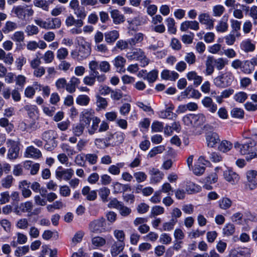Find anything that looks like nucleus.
I'll return each instance as SVG.
<instances>
[{"mask_svg":"<svg viewBox=\"0 0 257 257\" xmlns=\"http://www.w3.org/2000/svg\"><path fill=\"white\" fill-rule=\"evenodd\" d=\"M96 63H89L88 67L90 70V75L86 76L83 79V83L88 86H93L96 80L99 82H103L106 79V77L104 74H100L98 71H96Z\"/></svg>","mask_w":257,"mask_h":257,"instance_id":"1","label":"nucleus"},{"mask_svg":"<svg viewBox=\"0 0 257 257\" xmlns=\"http://www.w3.org/2000/svg\"><path fill=\"white\" fill-rule=\"evenodd\" d=\"M256 143L249 138L246 141L242 140L241 143L236 142L234 144L235 149L238 150L239 152L242 155H246V160L250 161L251 159H249L251 154L253 153V151L255 150Z\"/></svg>","mask_w":257,"mask_h":257,"instance_id":"2","label":"nucleus"},{"mask_svg":"<svg viewBox=\"0 0 257 257\" xmlns=\"http://www.w3.org/2000/svg\"><path fill=\"white\" fill-rule=\"evenodd\" d=\"M12 12L19 20L22 21L28 20L29 18L33 16L34 14V11L32 7L26 5L15 6Z\"/></svg>","mask_w":257,"mask_h":257,"instance_id":"3","label":"nucleus"},{"mask_svg":"<svg viewBox=\"0 0 257 257\" xmlns=\"http://www.w3.org/2000/svg\"><path fill=\"white\" fill-rule=\"evenodd\" d=\"M233 80V76L231 72L221 73L214 79L213 82L218 87L225 88L230 86Z\"/></svg>","mask_w":257,"mask_h":257,"instance_id":"4","label":"nucleus"},{"mask_svg":"<svg viewBox=\"0 0 257 257\" xmlns=\"http://www.w3.org/2000/svg\"><path fill=\"white\" fill-rule=\"evenodd\" d=\"M126 56L130 60L136 59L139 61L142 67H145L149 63V59L141 49H136L134 51L127 53Z\"/></svg>","mask_w":257,"mask_h":257,"instance_id":"5","label":"nucleus"},{"mask_svg":"<svg viewBox=\"0 0 257 257\" xmlns=\"http://www.w3.org/2000/svg\"><path fill=\"white\" fill-rule=\"evenodd\" d=\"M246 181L244 188L246 190H253L257 187V171L250 170L246 173Z\"/></svg>","mask_w":257,"mask_h":257,"instance_id":"6","label":"nucleus"},{"mask_svg":"<svg viewBox=\"0 0 257 257\" xmlns=\"http://www.w3.org/2000/svg\"><path fill=\"white\" fill-rule=\"evenodd\" d=\"M125 135L120 132H117L114 134L108 133L105 138L108 143V146H118L122 144L125 138Z\"/></svg>","mask_w":257,"mask_h":257,"instance_id":"7","label":"nucleus"},{"mask_svg":"<svg viewBox=\"0 0 257 257\" xmlns=\"http://www.w3.org/2000/svg\"><path fill=\"white\" fill-rule=\"evenodd\" d=\"M8 147L9 148L8 153L9 159L13 160L18 157L19 153V144L18 142L9 140L7 142Z\"/></svg>","mask_w":257,"mask_h":257,"instance_id":"8","label":"nucleus"},{"mask_svg":"<svg viewBox=\"0 0 257 257\" xmlns=\"http://www.w3.org/2000/svg\"><path fill=\"white\" fill-rule=\"evenodd\" d=\"M105 225V219L101 217L91 222L89 225V228L91 232L98 233L102 231Z\"/></svg>","mask_w":257,"mask_h":257,"instance_id":"9","label":"nucleus"},{"mask_svg":"<svg viewBox=\"0 0 257 257\" xmlns=\"http://www.w3.org/2000/svg\"><path fill=\"white\" fill-rule=\"evenodd\" d=\"M207 145L209 148H215L219 144V136L215 132H209L206 135Z\"/></svg>","mask_w":257,"mask_h":257,"instance_id":"10","label":"nucleus"},{"mask_svg":"<svg viewBox=\"0 0 257 257\" xmlns=\"http://www.w3.org/2000/svg\"><path fill=\"white\" fill-rule=\"evenodd\" d=\"M149 173L150 175V183L152 184H157L160 182L164 176L163 173L155 168H151Z\"/></svg>","mask_w":257,"mask_h":257,"instance_id":"11","label":"nucleus"},{"mask_svg":"<svg viewBox=\"0 0 257 257\" xmlns=\"http://www.w3.org/2000/svg\"><path fill=\"white\" fill-rule=\"evenodd\" d=\"M223 176L225 180L232 185L237 183L240 178L237 174L230 169L224 171Z\"/></svg>","mask_w":257,"mask_h":257,"instance_id":"12","label":"nucleus"},{"mask_svg":"<svg viewBox=\"0 0 257 257\" xmlns=\"http://www.w3.org/2000/svg\"><path fill=\"white\" fill-rule=\"evenodd\" d=\"M198 20L201 24L206 25L207 29L211 30L213 28L214 20L208 13H201L198 16Z\"/></svg>","mask_w":257,"mask_h":257,"instance_id":"13","label":"nucleus"},{"mask_svg":"<svg viewBox=\"0 0 257 257\" xmlns=\"http://www.w3.org/2000/svg\"><path fill=\"white\" fill-rule=\"evenodd\" d=\"M203 105L211 113H215L217 109V104H215L212 98L208 96L205 97L201 101Z\"/></svg>","mask_w":257,"mask_h":257,"instance_id":"14","label":"nucleus"},{"mask_svg":"<svg viewBox=\"0 0 257 257\" xmlns=\"http://www.w3.org/2000/svg\"><path fill=\"white\" fill-rule=\"evenodd\" d=\"M197 31L199 29V22L196 21H186L183 22L180 26V30L182 32H185L188 29Z\"/></svg>","mask_w":257,"mask_h":257,"instance_id":"15","label":"nucleus"},{"mask_svg":"<svg viewBox=\"0 0 257 257\" xmlns=\"http://www.w3.org/2000/svg\"><path fill=\"white\" fill-rule=\"evenodd\" d=\"M167 107L164 110H162L159 112V115L162 118L172 119L173 117H176V114L172 112L174 108V106L170 103L168 105L166 104Z\"/></svg>","mask_w":257,"mask_h":257,"instance_id":"16","label":"nucleus"},{"mask_svg":"<svg viewBox=\"0 0 257 257\" xmlns=\"http://www.w3.org/2000/svg\"><path fill=\"white\" fill-rule=\"evenodd\" d=\"M124 246L125 243L114 241L110 247V253L111 256L112 257L117 256L123 251Z\"/></svg>","mask_w":257,"mask_h":257,"instance_id":"17","label":"nucleus"},{"mask_svg":"<svg viewBox=\"0 0 257 257\" xmlns=\"http://www.w3.org/2000/svg\"><path fill=\"white\" fill-rule=\"evenodd\" d=\"M42 156L41 151L35 148L33 146L28 147L25 152V157L27 158H32L34 159H39Z\"/></svg>","mask_w":257,"mask_h":257,"instance_id":"18","label":"nucleus"},{"mask_svg":"<svg viewBox=\"0 0 257 257\" xmlns=\"http://www.w3.org/2000/svg\"><path fill=\"white\" fill-rule=\"evenodd\" d=\"M73 174L74 171L72 169H63L56 172V175L58 178L66 181L70 180Z\"/></svg>","mask_w":257,"mask_h":257,"instance_id":"19","label":"nucleus"},{"mask_svg":"<svg viewBox=\"0 0 257 257\" xmlns=\"http://www.w3.org/2000/svg\"><path fill=\"white\" fill-rule=\"evenodd\" d=\"M79 52L80 58L78 59V61H81L89 56L91 52V48L89 45L86 43L80 47Z\"/></svg>","mask_w":257,"mask_h":257,"instance_id":"20","label":"nucleus"},{"mask_svg":"<svg viewBox=\"0 0 257 257\" xmlns=\"http://www.w3.org/2000/svg\"><path fill=\"white\" fill-rule=\"evenodd\" d=\"M240 47L245 52H252L255 49V45L251 42L250 39H247L240 43Z\"/></svg>","mask_w":257,"mask_h":257,"instance_id":"21","label":"nucleus"},{"mask_svg":"<svg viewBox=\"0 0 257 257\" xmlns=\"http://www.w3.org/2000/svg\"><path fill=\"white\" fill-rule=\"evenodd\" d=\"M125 63V59L120 55L115 57L112 61L113 65L117 69L119 70V72H124V70H123V69Z\"/></svg>","mask_w":257,"mask_h":257,"instance_id":"22","label":"nucleus"},{"mask_svg":"<svg viewBox=\"0 0 257 257\" xmlns=\"http://www.w3.org/2000/svg\"><path fill=\"white\" fill-rule=\"evenodd\" d=\"M161 77L163 79L175 81L179 77V74L174 71L164 70L161 73Z\"/></svg>","mask_w":257,"mask_h":257,"instance_id":"23","label":"nucleus"},{"mask_svg":"<svg viewBox=\"0 0 257 257\" xmlns=\"http://www.w3.org/2000/svg\"><path fill=\"white\" fill-rule=\"evenodd\" d=\"M228 18L225 16L218 22L216 26V30L218 32L224 33L227 31L228 25L227 23Z\"/></svg>","mask_w":257,"mask_h":257,"instance_id":"24","label":"nucleus"},{"mask_svg":"<svg viewBox=\"0 0 257 257\" xmlns=\"http://www.w3.org/2000/svg\"><path fill=\"white\" fill-rule=\"evenodd\" d=\"M89 63H96V71H97L98 68L100 71L103 73H107L110 70V65L108 61H102L98 62L95 60L91 61Z\"/></svg>","mask_w":257,"mask_h":257,"instance_id":"25","label":"nucleus"},{"mask_svg":"<svg viewBox=\"0 0 257 257\" xmlns=\"http://www.w3.org/2000/svg\"><path fill=\"white\" fill-rule=\"evenodd\" d=\"M231 31L230 32L234 34L236 36L237 38H239L241 36V33L240 30L241 29V22L238 20L231 19L230 20Z\"/></svg>","mask_w":257,"mask_h":257,"instance_id":"26","label":"nucleus"},{"mask_svg":"<svg viewBox=\"0 0 257 257\" xmlns=\"http://www.w3.org/2000/svg\"><path fill=\"white\" fill-rule=\"evenodd\" d=\"M110 16L113 20V22L116 24H120L124 21V17L123 15L117 10H113L110 12Z\"/></svg>","mask_w":257,"mask_h":257,"instance_id":"27","label":"nucleus"},{"mask_svg":"<svg viewBox=\"0 0 257 257\" xmlns=\"http://www.w3.org/2000/svg\"><path fill=\"white\" fill-rule=\"evenodd\" d=\"M65 25L67 27H70L72 26H76L79 25H84L83 21L81 19H76L72 15H69L65 21Z\"/></svg>","mask_w":257,"mask_h":257,"instance_id":"28","label":"nucleus"},{"mask_svg":"<svg viewBox=\"0 0 257 257\" xmlns=\"http://www.w3.org/2000/svg\"><path fill=\"white\" fill-rule=\"evenodd\" d=\"M187 78L189 81H193V84L196 86L199 85L202 81V77L197 75L195 71L189 72L187 74Z\"/></svg>","mask_w":257,"mask_h":257,"instance_id":"29","label":"nucleus"},{"mask_svg":"<svg viewBox=\"0 0 257 257\" xmlns=\"http://www.w3.org/2000/svg\"><path fill=\"white\" fill-rule=\"evenodd\" d=\"M119 33L117 31H111L105 33V40L107 43H112L119 38Z\"/></svg>","mask_w":257,"mask_h":257,"instance_id":"30","label":"nucleus"},{"mask_svg":"<svg viewBox=\"0 0 257 257\" xmlns=\"http://www.w3.org/2000/svg\"><path fill=\"white\" fill-rule=\"evenodd\" d=\"M98 193L103 202L106 203L108 201V197L110 194V191L108 188L102 187L98 190Z\"/></svg>","mask_w":257,"mask_h":257,"instance_id":"31","label":"nucleus"},{"mask_svg":"<svg viewBox=\"0 0 257 257\" xmlns=\"http://www.w3.org/2000/svg\"><path fill=\"white\" fill-rule=\"evenodd\" d=\"M212 61V56H208L205 61V74L206 75H211L214 71V66Z\"/></svg>","mask_w":257,"mask_h":257,"instance_id":"32","label":"nucleus"},{"mask_svg":"<svg viewBox=\"0 0 257 257\" xmlns=\"http://www.w3.org/2000/svg\"><path fill=\"white\" fill-rule=\"evenodd\" d=\"M124 163H118L115 165H110L108 168V172L113 175H118L120 174V168L123 167Z\"/></svg>","mask_w":257,"mask_h":257,"instance_id":"33","label":"nucleus"},{"mask_svg":"<svg viewBox=\"0 0 257 257\" xmlns=\"http://www.w3.org/2000/svg\"><path fill=\"white\" fill-rule=\"evenodd\" d=\"M212 61L214 66L218 70H221L223 69L225 65H226L228 63L227 60L223 58L214 59L213 57H212Z\"/></svg>","mask_w":257,"mask_h":257,"instance_id":"34","label":"nucleus"},{"mask_svg":"<svg viewBox=\"0 0 257 257\" xmlns=\"http://www.w3.org/2000/svg\"><path fill=\"white\" fill-rule=\"evenodd\" d=\"M232 148V144L227 140H223L220 142L218 145V149L219 151L226 153L229 151Z\"/></svg>","mask_w":257,"mask_h":257,"instance_id":"35","label":"nucleus"},{"mask_svg":"<svg viewBox=\"0 0 257 257\" xmlns=\"http://www.w3.org/2000/svg\"><path fill=\"white\" fill-rule=\"evenodd\" d=\"M165 150L164 146L160 145L153 148L149 152L147 155V158H152L155 157L158 154L162 153Z\"/></svg>","mask_w":257,"mask_h":257,"instance_id":"36","label":"nucleus"},{"mask_svg":"<svg viewBox=\"0 0 257 257\" xmlns=\"http://www.w3.org/2000/svg\"><path fill=\"white\" fill-rule=\"evenodd\" d=\"M42 139L45 142H50L54 140L56 138V134L54 131L49 130L44 132L42 134Z\"/></svg>","mask_w":257,"mask_h":257,"instance_id":"37","label":"nucleus"},{"mask_svg":"<svg viewBox=\"0 0 257 257\" xmlns=\"http://www.w3.org/2000/svg\"><path fill=\"white\" fill-rule=\"evenodd\" d=\"M17 28V24L14 22L7 21L2 29L5 34H9Z\"/></svg>","mask_w":257,"mask_h":257,"instance_id":"38","label":"nucleus"},{"mask_svg":"<svg viewBox=\"0 0 257 257\" xmlns=\"http://www.w3.org/2000/svg\"><path fill=\"white\" fill-rule=\"evenodd\" d=\"M206 120L205 116L203 114H194V127H198L203 124Z\"/></svg>","mask_w":257,"mask_h":257,"instance_id":"39","label":"nucleus"},{"mask_svg":"<svg viewBox=\"0 0 257 257\" xmlns=\"http://www.w3.org/2000/svg\"><path fill=\"white\" fill-rule=\"evenodd\" d=\"M144 38V35L142 33H136L134 37L128 40L129 44L131 46H135L137 44L141 43Z\"/></svg>","mask_w":257,"mask_h":257,"instance_id":"40","label":"nucleus"},{"mask_svg":"<svg viewBox=\"0 0 257 257\" xmlns=\"http://www.w3.org/2000/svg\"><path fill=\"white\" fill-rule=\"evenodd\" d=\"M61 25V20L58 18H53L48 19V30L59 28Z\"/></svg>","mask_w":257,"mask_h":257,"instance_id":"41","label":"nucleus"},{"mask_svg":"<svg viewBox=\"0 0 257 257\" xmlns=\"http://www.w3.org/2000/svg\"><path fill=\"white\" fill-rule=\"evenodd\" d=\"M232 203V201L227 197H223L218 201L219 207L224 210L229 208L231 206Z\"/></svg>","mask_w":257,"mask_h":257,"instance_id":"42","label":"nucleus"},{"mask_svg":"<svg viewBox=\"0 0 257 257\" xmlns=\"http://www.w3.org/2000/svg\"><path fill=\"white\" fill-rule=\"evenodd\" d=\"M113 234L114 237L117 240L116 241L125 243L124 240L125 239V234L123 230L117 229H114L113 231Z\"/></svg>","mask_w":257,"mask_h":257,"instance_id":"43","label":"nucleus"},{"mask_svg":"<svg viewBox=\"0 0 257 257\" xmlns=\"http://www.w3.org/2000/svg\"><path fill=\"white\" fill-rule=\"evenodd\" d=\"M90 102V98L85 94L78 95L76 99V102L81 106H87Z\"/></svg>","mask_w":257,"mask_h":257,"instance_id":"44","label":"nucleus"},{"mask_svg":"<svg viewBox=\"0 0 257 257\" xmlns=\"http://www.w3.org/2000/svg\"><path fill=\"white\" fill-rule=\"evenodd\" d=\"M92 121L91 126L90 128L88 130L89 134L91 135H93L97 130L98 124L100 122V119L99 118L95 116L92 118Z\"/></svg>","mask_w":257,"mask_h":257,"instance_id":"45","label":"nucleus"},{"mask_svg":"<svg viewBox=\"0 0 257 257\" xmlns=\"http://www.w3.org/2000/svg\"><path fill=\"white\" fill-rule=\"evenodd\" d=\"M25 166L27 169L28 167H31V174L32 175H35L38 172L40 168V165L39 163H34L32 164V162L27 161L25 163Z\"/></svg>","mask_w":257,"mask_h":257,"instance_id":"46","label":"nucleus"},{"mask_svg":"<svg viewBox=\"0 0 257 257\" xmlns=\"http://www.w3.org/2000/svg\"><path fill=\"white\" fill-rule=\"evenodd\" d=\"M165 209L163 207L160 205H155L152 207L151 210V217H154L156 216L164 214Z\"/></svg>","mask_w":257,"mask_h":257,"instance_id":"47","label":"nucleus"},{"mask_svg":"<svg viewBox=\"0 0 257 257\" xmlns=\"http://www.w3.org/2000/svg\"><path fill=\"white\" fill-rule=\"evenodd\" d=\"M222 231L223 234L225 236L232 235L235 232V226L232 223H227L223 227Z\"/></svg>","mask_w":257,"mask_h":257,"instance_id":"48","label":"nucleus"},{"mask_svg":"<svg viewBox=\"0 0 257 257\" xmlns=\"http://www.w3.org/2000/svg\"><path fill=\"white\" fill-rule=\"evenodd\" d=\"M42 58L45 63H51L54 59V53L51 50H48L44 54Z\"/></svg>","mask_w":257,"mask_h":257,"instance_id":"49","label":"nucleus"},{"mask_svg":"<svg viewBox=\"0 0 257 257\" xmlns=\"http://www.w3.org/2000/svg\"><path fill=\"white\" fill-rule=\"evenodd\" d=\"M25 32L28 36L37 35L39 32V28L34 25H29L26 27Z\"/></svg>","mask_w":257,"mask_h":257,"instance_id":"50","label":"nucleus"},{"mask_svg":"<svg viewBox=\"0 0 257 257\" xmlns=\"http://www.w3.org/2000/svg\"><path fill=\"white\" fill-rule=\"evenodd\" d=\"M19 208L23 212L30 213L33 209V204L31 201H27L21 203Z\"/></svg>","mask_w":257,"mask_h":257,"instance_id":"51","label":"nucleus"},{"mask_svg":"<svg viewBox=\"0 0 257 257\" xmlns=\"http://www.w3.org/2000/svg\"><path fill=\"white\" fill-rule=\"evenodd\" d=\"M13 180L14 178L12 175H8L2 179L1 185L3 187L6 189L10 188L12 185Z\"/></svg>","mask_w":257,"mask_h":257,"instance_id":"52","label":"nucleus"},{"mask_svg":"<svg viewBox=\"0 0 257 257\" xmlns=\"http://www.w3.org/2000/svg\"><path fill=\"white\" fill-rule=\"evenodd\" d=\"M91 242L92 245L95 247L102 246L106 243L105 238L101 236H95L92 238Z\"/></svg>","mask_w":257,"mask_h":257,"instance_id":"53","label":"nucleus"},{"mask_svg":"<svg viewBox=\"0 0 257 257\" xmlns=\"http://www.w3.org/2000/svg\"><path fill=\"white\" fill-rule=\"evenodd\" d=\"M30 250L29 245H24L17 247L14 252L15 256L17 257L22 256L27 253Z\"/></svg>","mask_w":257,"mask_h":257,"instance_id":"54","label":"nucleus"},{"mask_svg":"<svg viewBox=\"0 0 257 257\" xmlns=\"http://www.w3.org/2000/svg\"><path fill=\"white\" fill-rule=\"evenodd\" d=\"M74 14L78 19L83 21L87 16V12L84 7H79L74 11Z\"/></svg>","mask_w":257,"mask_h":257,"instance_id":"55","label":"nucleus"},{"mask_svg":"<svg viewBox=\"0 0 257 257\" xmlns=\"http://www.w3.org/2000/svg\"><path fill=\"white\" fill-rule=\"evenodd\" d=\"M168 31V32L173 34H175L176 33V28L175 27V21L172 18H168L166 19Z\"/></svg>","mask_w":257,"mask_h":257,"instance_id":"56","label":"nucleus"},{"mask_svg":"<svg viewBox=\"0 0 257 257\" xmlns=\"http://www.w3.org/2000/svg\"><path fill=\"white\" fill-rule=\"evenodd\" d=\"M84 128L85 127L82 124L78 123L73 127L72 132L75 136L80 137L83 133Z\"/></svg>","mask_w":257,"mask_h":257,"instance_id":"57","label":"nucleus"},{"mask_svg":"<svg viewBox=\"0 0 257 257\" xmlns=\"http://www.w3.org/2000/svg\"><path fill=\"white\" fill-rule=\"evenodd\" d=\"M11 38L16 42H23L25 39L24 33L23 31H17L14 33Z\"/></svg>","mask_w":257,"mask_h":257,"instance_id":"58","label":"nucleus"},{"mask_svg":"<svg viewBox=\"0 0 257 257\" xmlns=\"http://www.w3.org/2000/svg\"><path fill=\"white\" fill-rule=\"evenodd\" d=\"M224 11V7L220 5H216L212 8L213 15L214 17H220Z\"/></svg>","mask_w":257,"mask_h":257,"instance_id":"59","label":"nucleus"},{"mask_svg":"<svg viewBox=\"0 0 257 257\" xmlns=\"http://www.w3.org/2000/svg\"><path fill=\"white\" fill-rule=\"evenodd\" d=\"M241 69L244 73L250 74L254 70V67L251 65V63L249 61H245L242 62Z\"/></svg>","mask_w":257,"mask_h":257,"instance_id":"60","label":"nucleus"},{"mask_svg":"<svg viewBox=\"0 0 257 257\" xmlns=\"http://www.w3.org/2000/svg\"><path fill=\"white\" fill-rule=\"evenodd\" d=\"M231 115L232 117L237 118H242L244 116V111L243 109L240 108H233L231 111Z\"/></svg>","mask_w":257,"mask_h":257,"instance_id":"61","label":"nucleus"},{"mask_svg":"<svg viewBox=\"0 0 257 257\" xmlns=\"http://www.w3.org/2000/svg\"><path fill=\"white\" fill-rule=\"evenodd\" d=\"M85 161L90 165L95 164L98 160V156L96 154H87L84 155Z\"/></svg>","mask_w":257,"mask_h":257,"instance_id":"62","label":"nucleus"},{"mask_svg":"<svg viewBox=\"0 0 257 257\" xmlns=\"http://www.w3.org/2000/svg\"><path fill=\"white\" fill-rule=\"evenodd\" d=\"M26 109L28 111V114L31 117H34L38 115L39 110L36 105H28L26 106Z\"/></svg>","mask_w":257,"mask_h":257,"instance_id":"63","label":"nucleus"},{"mask_svg":"<svg viewBox=\"0 0 257 257\" xmlns=\"http://www.w3.org/2000/svg\"><path fill=\"white\" fill-rule=\"evenodd\" d=\"M134 176L138 183H142L144 182L147 178V175L146 174L145 172L142 171L135 172L134 174Z\"/></svg>","mask_w":257,"mask_h":257,"instance_id":"64","label":"nucleus"}]
</instances>
